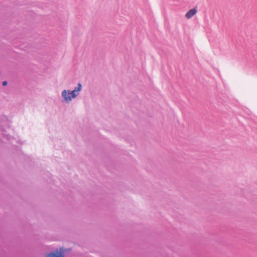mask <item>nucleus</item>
<instances>
[{
	"mask_svg": "<svg viewBox=\"0 0 257 257\" xmlns=\"http://www.w3.org/2000/svg\"><path fill=\"white\" fill-rule=\"evenodd\" d=\"M81 89V85L80 83L78 84V86L72 91H68L64 90L62 93V95L64 97L65 101L69 102L71 100L72 98H75L78 95L79 91Z\"/></svg>",
	"mask_w": 257,
	"mask_h": 257,
	"instance_id": "f257e3e1",
	"label": "nucleus"
},
{
	"mask_svg": "<svg viewBox=\"0 0 257 257\" xmlns=\"http://www.w3.org/2000/svg\"><path fill=\"white\" fill-rule=\"evenodd\" d=\"M197 13L196 8L192 9L188 11L187 13L185 14V17L189 19L192 18L193 16H194Z\"/></svg>",
	"mask_w": 257,
	"mask_h": 257,
	"instance_id": "f03ea898",
	"label": "nucleus"
},
{
	"mask_svg": "<svg viewBox=\"0 0 257 257\" xmlns=\"http://www.w3.org/2000/svg\"><path fill=\"white\" fill-rule=\"evenodd\" d=\"M47 257H64V256L62 252L56 251L47 254Z\"/></svg>",
	"mask_w": 257,
	"mask_h": 257,
	"instance_id": "7ed1b4c3",
	"label": "nucleus"
},
{
	"mask_svg": "<svg viewBox=\"0 0 257 257\" xmlns=\"http://www.w3.org/2000/svg\"><path fill=\"white\" fill-rule=\"evenodd\" d=\"M7 81H4V82H3V85L4 86L6 85H7Z\"/></svg>",
	"mask_w": 257,
	"mask_h": 257,
	"instance_id": "20e7f679",
	"label": "nucleus"
}]
</instances>
